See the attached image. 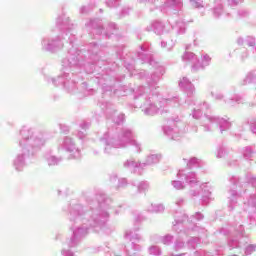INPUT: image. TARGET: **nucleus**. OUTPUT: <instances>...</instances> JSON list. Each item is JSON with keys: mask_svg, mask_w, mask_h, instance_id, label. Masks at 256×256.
I'll return each instance as SVG.
<instances>
[{"mask_svg": "<svg viewBox=\"0 0 256 256\" xmlns=\"http://www.w3.org/2000/svg\"><path fill=\"white\" fill-rule=\"evenodd\" d=\"M246 45H248V47H255V38L248 36L245 40Z\"/></svg>", "mask_w": 256, "mask_h": 256, "instance_id": "nucleus-49", "label": "nucleus"}, {"mask_svg": "<svg viewBox=\"0 0 256 256\" xmlns=\"http://www.w3.org/2000/svg\"><path fill=\"white\" fill-rule=\"evenodd\" d=\"M137 58L142 63H148L155 71L150 78L147 79L148 86H139L134 90L135 105H137L147 117H155V115H167L169 109H177L185 103V100L179 96L163 98L159 92H155L157 84L161 81V77L165 75V67L153 59V51L149 43L140 46V52Z\"/></svg>", "mask_w": 256, "mask_h": 256, "instance_id": "nucleus-2", "label": "nucleus"}, {"mask_svg": "<svg viewBox=\"0 0 256 256\" xmlns=\"http://www.w3.org/2000/svg\"><path fill=\"white\" fill-rule=\"evenodd\" d=\"M233 229L237 236H232L228 240V246L230 249H239L243 243H247V235H245V229L243 228V225L239 223L237 218L235 227Z\"/></svg>", "mask_w": 256, "mask_h": 256, "instance_id": "nucleus-13", "label": "nucleus"}, {"mask_svg": "<svg viewBox=\"0 0 256 256\" xmlns=\"http://www.w3.org/2000/svg\"><path fill=\"white\" fill-rule=\"evenodd\" d=\"M100 141L105 145L106 155H111L112 149H124L128 145L134 147L136 153L143 151L141 142L135 139V132L130 128H108Z\"/></svg>", "mask_w": 256, "mask_h": 256, "instance_id": "nucleus-5", "label": "nucleus"}, {"mask_svg": "<svg viewBox=\"0 0 256 256\" xmlns=\"http://www.w3.org/2000/svg\"><path fill=\"white\" fill-rule=\"evenodd\" d=\"M199 243H201L199 237H192L188 240L187 245L190 249H195Z\"/></svg>", "mask_w": 256, "mask_h": 256, "instance_id": "nucleus-36", "label": "nucleus"}, {"mask_svg": "<svg viewBox=\"0 0 256 256\" xmlns=\"http://www.w3.org/2000/svg\"><path fill=\"white\" fill-rule=\"evenodd\" d=\"M174 251H181V249H183L185 247V242L181 239H177L175 242H174Z\"/></svg>", "mask_w": 256, "mask_h": 256, "instance_id": "nucleus-41", "label": "nucleus"}, {"mask_svg": "<svg viewBox=\"0 0 256 256\" xmlns=\"http://www.w3.org/2000/svg\"><path fill=\"white\" fill-rule=\"evenodd\" d=\"M82 87H83L84 89H87V82H83V83H82Z\"/></svg>", "mask_w": 256, "mask_h": 256, "instance_id": "nucleus-64", "label": "nucleus"}, {"mask_svg": "<svg viewBox=\"0 0 256 256\" xmlns=\"http://www.w3.org/2000/svg\"><path fill=\"white\" fill-rule=\"evenodd\" d=\"M62 256H75V252L71 251L70 249H62L61 251Z\"/></svg>", "mask_w": 256, "mask_h": 256, "instance_id": "nucleus-51", "label": "nucleus"}, {"mask_svg": "<svg viewBox=\"0 0 256 256\" xmlns=\"http://www.w3.org/2000/svg\"><path fill=\"white\" fill-rule=\"evenodd\" d=\"M185 123L179 120H169L166 125L162 127V131L168 139L172 141H179L185 133H187Z\"/></svg>", "mask_w": 256, "mask_h": 256, "instance_id": "nucleus-10", "label": "nucleus"}, {"mask_svg": "<svg viewBox=\"0 0 256 256\" xmlns=\"http://www.w3.org/2000/svg\"><path fill=\"white\" fill-rule=\"evenodd\" d=\"M204 215L201 214V212H196L194 216H192V219H195L196 221H203Z\"/></svg>", "mask_w": 256, "mask_h": 256, "instance_id": "nucleus-55", "label": "nucleus"}, {"mask_svg": "<svg viewBox=\"0 0 256 256\" xmlns=\"http://www.w3.org/2000/svg\"><path fill=\"white\" fill-rule=\"evenodd\" d=\"M210 95L215 101H224L225 105H228V107H235V105L245 103V98L239 94H235L229 98H225V94L222 92H211Z\"/></svg>", "mask_w": 256, "mask_h": 256, "instance_id": "nucleus-15", "label": "nucleus"}, {"mask_svg": "<svg viewBox=\"0 0 256 256\" xmlns=\"http://www.w3.org/2000/svg\"><path fill=\"white\" fill-rule=\"evenodd\" d=\"M211 105L207 102L199 103L192 112L193 119H201L203 117V111H209Z\"/></svg>", "mask_w": 256, "mask_h": 256, "instance_id": "nucleus-25", "label": "nucleus"}, {"mask_svg": "<svg viewBox=\"0 0 256 256\" xmlns=\"http://www.w3.org/2000/svg\"><path fill=\"white\" fill-rule=\"evenodd\" d=\"M111 203L113 200L103 192H98L94 198L88 197L86 204L76 201L69 203L67 212L72 235L66 243L70 249L79 247L91 229L95 233L102 231L105 235H111L113 228L107 224Z\"/></svg>", "mask_w": 256, "mask_h": 256, "instance_id": "nucleus-1", "label": "nucleus"}, {"mask_svg": "<svg viewBox=\"0 0 256 256\" xmlns=\"http://www.w3.org/2000/svg\"><path fill=\"white\" fill-rule=\"evenodd\" d=\"M239 3H241V0H228V5H230V7H235L236 5H239Z\"/></svg>", "mask_w": 256, "mask_h": 256, "instance_id": "nucleus-57", "label": "nucleus"}, {"mask_svg": "<svg viewBox=\"0 0 256 256\" xmlns=\"http://www.w3.org/2000/svg\"><path fill=\"white\" fill-rule=\"evenodd\" d=\"M98 79V83L101 85L103 91H113V84L111 82L115 81L114 77L103 74L101 77H98Z\"/></svg>", "mask_w": 256, "mask_h": 256, "instance_id": "nucleus-22", "label": "nucleus"}, {"mask_svg": "<svg viewBox=\"0 0 256 256\" xmlns=\"http://www.w3.org/2000/svg\"><path fill=\"white\" fill-rule=\"evenodd\" d=\"M20 139L18 146L21 152L13 160L15 171L21 172L27 167V159L33 157L35 153L41 151L47 143V132L37 130L30 126H22L19 130Z\"/></svg>", "mask_w": 256, "mask_h": 256, "instance_id": "nucleus-4", "label": "nucleus"}, {"mask_svg": "<svg viewBox=\"0 0 256 256\" xmlns=\"http://www.w3.org/2000/svg\"><path fill=\"white\" fill-rule=\"evenodd\" d=\"M161 161V154H151L146 158L145 163L137 162L135 159L126 160L123 164L124 169H128L131 173L142 175L143 169L149 165H156Z\"/></svg>", "mask_w": 256, "mask_h": 256, "instance_id": "nucleus-9", "label": "nucleus"}, {"mask_svg": "<svg viewBox=\"0 0 256 256\" xmlns=\"http://www.w3.org/2000/svg\"><path fill=\"white\" fill-rule=\"evenodd\" d=\"M256 81V73L255 72H249L245 79L242 80L241 85H249L251 83H255Z\"/></svg>", "mask_w": 256, "mask_h": 256, "instance_id": "nucleus-34", "label": "nucleus"}, {"mask_svg": "<svg viewBox=\"0 0 256 256\" xmlns=\"http://www.w3.org/2000/svg\"><path fill=\"white\" fill-rule=\"evenodd\" d=\"M209 65H211V57L207 54H202L201 61L197 59L196 64L192 66V71H201L205 67H209Z\"/></svg>", "mask_w": 256, "mask_h": 256, "instance_id": "nucleus-23", "label": "nucleus"}, {"mask_svg": "<svg viewBox=\"0 0 256 256\" xmlns=\"http://www.w3.org/2000/svg\"><path fill=\"white\" fill-rule=\"evenodd\" d=\"M56 27L68 37L70 48L66 58L62 60L63 67L69 69H84L88 74L94 73L97 66L101 65L99 60V45L91 42L88 45L87 51L79 50L77 47V25L73 24L69 17L62 13L56 18Z\"/></svg>", "mask_w": 256, "mask_h": 256, "instance_id": "nucleus-3", "label": "nucleus"}, {"mask_svg": "<svg viewBox=\"0 0 256 256\" xmlns=\"http://www.w3.org/2000/svg\"><path fill=\"white\" fill-rule=\"evenodd\" d=\"M45 81H47V83H51L54 85V87H59V85H62L66 93H76L79 78L77 77V74L73 72H64L63 74L59 75L57 79L46 75Z\"/></svg>", "mask_w": 256, "mask_h": 256, "instance_id": "nucleus-7", "label": "nucleus"}, {"mask_svg": "<svg viewBox=\"0 0 256 256\" xmlns=\"http://www.w3.org/2000/svg\"><path fill=\"white\" fill-rule=\"evenodd\" d=\"M191 7H194L195 9H200V7H203V1L201 0H189Z\"/></svg>", "mask_w": 256, "mask_h": 256, "instance_id": "nucleus-45", "label": "nucleus"}, {"mask_svg": "<svg viewBox=\"0 0 256 256\" xmlns=\"http://www.w3.org/2000/svg\"><path fill=\"white\" fill-rule=\"evenodd\" d=\"M229 167H237L239 165V162L237 160H232L228 162Z\"/></svg>", "mask_w": 256, "mask_h": 256, "instance_id": "nucleus-60", "label": "nucleus"}, {"mask_svg": "<svg viewBox=\"0 0 256 256\" xmlns=\"http://www.w3.org/2000/svg\"><path fill=\"white\" fill-rule=\"evenodd\" d=\"M85 27L87 31L92 33L93 35H104L105 37H111L117 31V24L111 22L108 24L107 28L103 27V23L101 19H90L85 23Z\"/></svg>", "mask_w": 256, "mask_h": 256, "instance_id": "nucleus-11", "label": "nucleus"}, {"mask_svg": "<svg viewBox=\"0 0 256 256\" xmlns=\"http://www.w3.org/2000/svg\"><path fill=\"white\" fill-rule=\"evenodd\" d=\"M250 131H251V133L256 135V120L250 121Z\"/></svg>", "mask_w": 256, "mask_h": 256, "instance_id": "nucleus-53", "label": "nucleus"}, {"mask_svg": "<svg viewBox=\"0 0 256 256\" xmlns=\"http://www.w3.org/2000/svg\"><path fill=\"white\" fill-rule=\"evenodd\" d=\"M41 49L46 53H57L65 47V37L63 35H47L41 38Z\"/></svg>", "mask_w": 256, "mask_h": 256, "instance_id": "nucleus-12", "label": "nucleus"}, {"mask_svg": "<svg viewBox=\"0 0 256 256\" xmlns=\"http://www.w3.org/2000/svg\"><path fill=\"white\" fill-rule=\"evenodd\" d=\"M174 203H175V205H176L177 207H183V205H185V198L182 197V196H179V197H177V198L175 199Z\"/></svg>", "mask_w": 256, "mask_h": 256, "instance_id": "nucleus-48", "label": "nucleus"}, {"mask_svg": "<svg viewBox=\"0 0 256 256\" xmlns=\"http://www.w3.org/2000/svg\"><path fill=\"white\" fill-rule=\"evenodd\" d=\"M171 185L173 189H176V191H183V189H185V182L181 180H173Z\"/></svg>", "mask_w": 256, "mask_h": 256, "instance_id": "nucleus-35", "label": "nucleus"}, {"mask_svg": "<svg viewBox=\"0 0 256 256\" xmlns=\"http://www.w3.org/2000/svg\"><path fill=\"white\" fill-rule=\"evenodd\" d=\"M177 177L191 188L189 191L190 197H199L202 191L201 203L202 205H209V201H211V186L209 182L201 184L197 173L189 169L179 170Z\"/></svg>", "mask_w": 256, "mask_h": 256, "instance_id": "nucleus-6", "label": "nucleus"}, {"mask_svg": "<svg viewBox=\"0 0 256 256\" xmlns=\"http://www.w3.org/2000/svg\"><path fill=\"white\" fill-rule=\"evenodd\" d=\"M229 154V149L224 145H218L216 150V157L217 159H223L226 155Z\"/></svg>", "mask_w": 256, "mask_h": 256, "instance_id": "nucleus-33", "label": "nucleus"}, {"mask_svg": "<svg viewBox=\"0 0 256 256\" xmlns=\"http://www.w3.org/2000/svg\"><path fill=\"white\" fill-rule=\"evenodd\" d=\"M149 255L159 256L161 255V248L157 245H152L148 248Z\"/></svg>", "mask_w": 256, "mask_h": 256, "instance_id": "nucleus-37", "label": "nucleus"}, {"mask_svg": "<svg viewBox=\"0 0 256 256\" xmlns=\"http://www.w3.org/2000/svg\"><path fill=\"white\" fill-rule=\"evenodd\" d=\"M44 161L47 163L48 167H55L63 161V158L55 156L53 151H48L44 154Z\"/></svg>", "mask_w": 256, "mask_h": 256, "instance_id": "nucleus-24", "label": "nucleus"}, {"mask_svg": "<svg viewBox=\"0 0 256 256\" xmlns=\"http://www.w3.org/2000/svg\"><path fill=\"white\" fill-rule=\"evenodd\" d=\"M140 3H147V7L150 11L154 9H159L162 13H167L168 15H177L181 9H183V1L181 0H139Z\"/></svg>", "mask_w": 256, "mask_h": 256, "instance_id": "nucleus-8", "label": "nucleus"}, {"mask_svg": "<svg viewBox=\"0 0 256 256\" xmlns=\"http://www.w3.org/2000/svg\"><path fill=\"white\" fill-rule=\"evenodd\" d=\"M241 193H243L242 190H230V203H229V209L230 211H233L235 209V205H237V199L241 197Z\"/></svg>", "mask_w": 256, "mask_h": 256, "instance_id": "nucleus-30", "label": "nucleus"}, {"mask_svg": "<svg viewBox=\"0 0 256 256\" xmlns=\"http://www.w3.org/2000/svg\"><path fill=\"white\" fill-rule=\"evenodd\" d=\"M191 230L193 233H202V234L207 233V230H205V228H201L199 226H194L191 228Z\"/></svg>", "mask_w": 256, "mask_h": 256, "instance_id": "nucleus-50", "label": "nucleus"}, {"mask_svg": "<svg viewBox=\"0 0 256 256\" xmlns=\"http://www.w3.org/2000/svg\"><path fill=\"white\" fill-rule=\"evenodd\" d=\"M179 87L180 89H183L186 92L188 100H186L185 103H188L189 105L190 99H193V95H195V86L187 77H183L179 81Z\"/></svg>", "mask_w": 256, "mask_h": 256, "instance_id": "nucleus-18", "label": "nucleus"}, {"mask_svg": "<svg viewBox=\"0 0 256 256\" xmlns=\"http://www.w3.org/2000/svg\"><path fill=\"white\" fill-rule=\"evenodd\" d=\"M161 243H163V245H171V243H173V235L167 234L165 236H161L159 237Z\"/></svg>", "mask_w": 256, "mask_h": 256, "instance_id": "nucleus-38", "label": "nucleus"}, {"mask_svg": "<svg viewBox=\"0 0 256 256\" xmlns=\"http://www.w3.org/2000/svg\"><path fill=\"white\" fill-rule=\"evenodd\" d=\"M89 11H91V7H89V6H82L80 8L81 15H87V13H89Z\"/></svg>", "mask_w": 256, "mask_h": 256, "instance_id": "nucleus-54", "label": "nucleus"}, {"mask_svg": "<svg viewBox=\"0 0 256 256\" xmlns=\"http://www.w3.org/2000/svg\"><path fill=\"white\" fill-rule=\"evenodd\" d=\"M147 213H164L165 212V205L161 203H150L146 205Z\"/></svg>", "mask_w": 256, "mask_h": 256, "instance_id": "nucleus-28", "label": "nucleus"}, {"mask_svg": "<svg viewBox=\"0 0 256 256\" xmlns=\"http://www.w3.org/2000/svg\"><path fill=\"white\" fill-rule=\"evenodd\" d=\"M101 109L104 111L106 118L111 119L115 125H121L125 122V114H119L115 117V106L109 102L101 104Z\"/></svg>", "mask_w": 256, "mask_h": 256, "instance_id": "nucleus-17", "label": "nucleus"}, {"mask_svg": "<svg viewBox=\"0 0 256 256\" xmlns=\"http://www.w3.org/2000/svg\"><path fill=\"white\" fill-rule=\"evenodd\" d=\"M129 11H131V8L129 7L122 8L120 12V17H127V15H129Z\"/></svg>", "mask_w": 256, "mask_h": 256, "instance_id": "nucleus-52", "label": "nucleus"}, {"mask_svg": "<svg viewBox=\"0 0 256 256\" xmlns=\"http://www.w3.org/2000/svg\"><path fill=\"white\" fill-rule=\"evenodd\" d=\"M205 119L210 123V125H216L221 134L225 133V131H229L231 127H233V122L231 118L225 116H217V115H205Z\"/></svg>", "mask_w": 256, "mask_h": 256, "instance_id": "nucleus-14", "label": "nucleus"}, {"mask_svg": "<svg viewBox=\"0 0 256 256\" xmlns=\"http://www.w3.org/2000/svg\"><path fill=\"white\" fill-rule=\"evenodd\" d=\"M224 3L225 0H214L212 12L216 19H219V17H229V13H226L225 8L223 7Z\"/></svg>", "mask_w": 256, "mask_h": 256, "instance_id": "nucleus-20", "label": "nucleus"}, {"mask_svg": "<svg viewBox=\"0 0 256 256\" xmlns=\"http://www.w3.org/2000/svg\"><path fill=\"white\" fill-rule=\"evenodd\" d=\"M80 127H81V129H83L85 131V130L89 129V127H91V123H89V122H82L80 124Z\"/></svg>", "mask_w": 256, "mask_h": 256, "instance_id": "nucleus-58", "label": "nucleus"}, {"mask_svg": "<svg viewBox=\"0 0 256 256\" xmlns=\"http://www.w3.org/2000/svg\"><path fill=\"white\" fill-rule=\"evenodd\" d=\"M161 47L163 49L167 48V51H173V47H175V42H172L170 45H167V42H165V40H162Z\"/></svg>", "mask_w": 256, "mask_h": 256, "instance_id": "nucleus-47", "label": "nucleus"}, {"mask_svg": "<svg viewBox=\"0 0 256 256\" xmlns=\"http://www.w3.org/2000/svg\"><path fill=\"white\" fill-rule=\"evenodd\" d=\"M197 56L193 52H185L182 56V61L184 63H191L192 67L193 65H197Z\"/></svg>", "mask_w": 256, "mask_h": 256, "instance_id": "nucleus-32", "label": "nucleus"}, {"mask_svg": "<svg viewBox=\"0 0 256 256\" xmlns=\"http://www.w3.org/2000/svg\"><path fill=\"white\" fill-rule=\"evenodd\" d=\"M202 127H204V131H212L211 125L207 123H202Z\"/></svg>", "mask_w": 256, "mask_h": 256, "instance_id": "nucleus-61", "label": "nucleus"}, {"mask_svg": "<svg viewBox=\"0 0 256 256\" xmlns=\"http://www.w3.org/2000/svg\"><path fill=\"white\" fill-rule=\"evenodd\" d=\"M256 251V245L250 244L245 248V255H251L252 253H255Z\"/></svg>", "mask_w": 256, "mask_h": 256, "instance_id": "nucleus-46", "label": "nucleus"}, {"mask_svg": "<svg viewBox=\"0 0 256 256\" xmlns=\"http://www.w3.org/2000/svg\"><path fill=\"white\" fill-rule=\"evenodd\" d=\"M237 53H240V57L243 60L247 59L249 57V53L247 52V48H240L236 50Z\"/></svg>", "mask_w": 256, "mask_h": 256, "instance_id": "nucleus-44", "label": "nucleus"}, {"mask_svg": "<svg viewBox=\"0 0 256 256\" xmlns=\"http://www.w3.org/2000/svg\"><path fill=\"white\" fill-rule=\"evenodd\" d=\"M146 31H153L155 35H163L165 33V23L160 20H154L146 27Z\"/></svg>", "mask_w": 256, "mask_h": 256, "instance_id": "nucleus-21", "label": "nucleus"}, {"mask_svg": "<svg viewBox=\"0 0 256 256\" xmlns=\"http://www.w3.org/2000/svg\"><path fill=\"white\" fill-rule=\"evenodd\" d=\"M61 146L67 153H70L69 159H81V150L77 147L73 138L69 136L64 137Z\"/></svg>", "mask_w": 256, "mask_h": 256, "instance_id": "nucleus-16", "label": "nucleus"}, {"mask_svg": "<svg viewBox=\"0 0 256 256\" xmlns=\"http://www.w3.org/2000/svg\"><path fill=\"white\" fill-rule=\"evenodd\" d=\"M116 189H125L127 185H129V182L127 181V178H118L117 175H112L110 177V183H117Z\"/></svg>", "mask_w": 256, "mask_h": 256, "instance_id": "nucleus-31", "label": "nucleus"}, {"mask_svg": "<svg viewBox=\"0 0 256 256\" xmlns=\"http://www.w3.org/2000/svg\"><path fill=\"white\" fill-rule=\"evenodd\" d=\"M249 15L247 9H240L237 11V18L238 19H245Z\"/></svg>", "mask_w": 256, "mask_h": 256, "instance_id": "nucleus-43", "label": "nucleus"}, {"mask_svg": "<svg viewBox=\"0 0 256 256\" xmlns=\"http://www.w3.org/2000/svg\"><path fill=\"white\" fill-rule=\"evenodd\" d=\"M173 217V231H176V233H181V229H183V223L187 221V215H185L183 212H175Z\"/></svg>", "mask_w": 256, "mask_h": 256, "instance_id": "nucleus-19", "label": "nucleus"}, {"mask_svg": "<svg viewBox=\"0 0 256 256\" xmlns=\"http://www.w3.org/2000/svg\"><path fill=\"white\" fill-rule=\"evenodd\" d=\"M119 5H121V0H106V6L110 9L119 7Z\"/></svg>", "mask_w": 256, "mask_h": 256, "instance_id": "nucleus-42", "label": "nucleus"}, {"mask_svg": "<svg viewBox=\"0 0 256 256\" xmlns=\"http://www.w3.org/2000/svg\"><path fill=\"white\" fill-rule=\"evenodd\" d=\"M59 128L61 130L62 133H65L67 135V133H69V126L65 125V124H59Z\"/></svg>", "mask_w": 256, "mask_h": 256, "instance_id": "nucleus-56", "label": "nucleus"}, {"mask_svg": "<svg viewBox=\"0 0 256 256\" xmlns=\"http://www.w3.org/2000/svg\"><path fill=\"white\" fill-rule=\"evenodd\" d=\"M220 233H221L222 235H231V229H229V228H222V229L220 230Z\"/></svg>", "mask_w": 256, "mask_h": 256, "instance_id": "nucleus-59", "label": "nucleus"}, {"mask_svg": "<svg viewBox=\"0 0 256 256\" xmlns=\"http://www.w3.org/2000/svg\"><path fill=\"white\" fill-rule=\"evenodd\" d=\"M77 137H78V139H85V133L84 132H78Z\"/></svg>", "mask_w": 256, "mask_h": 256, "instance_id": "nucleus-62", "label": "nucleus"}, {"mask_svg": "<svg viewBox=\"0 0 256 256\" xmlns=\"http://www.w3.org/2000/svg\"><path fill=\"white\" fill-rule=\"evenodd\" d=\"M237 43L238 45H243L245 43V40L243 38H238Z\"/></svg>", "mask_w": 256, "mask_h": 256, "instance_id": "nucleus-63", "label": "nucleus"}, {"mask_svg": "<svg viewBox=\"0 0 256 256\" xmlns=\"http://www.w3.org/2000/svg\"><path fill=\"white\" fill-rule=\"evenodd\" d=\"M239 152L241 153L243 159L246 161H253L256 157V151L255 148L252 146H246L239 149Z\"/></svg>", "mask_w": 256, "mask_h": 256, "instance_id": "nucleus-26", "label": "nucleus"}, {"mask_svg": "<svg viewBox=\"0 0 256 256\" xmlns=\"http://www.w3.org/2000/svg\"><path fill=\"white\" fill-rule=\"evenodd\" d=\"M124 66L127 69V71H135V60H131V62H129L127 58H124Z\"/></svg>", "mask_w": 256, "mask_h": 256, "instance_id": "nucleus-40", "label": "nucleus"}, {"mask_svg": "<svg viewBox=\"0 0 256 256\" xmlns=\"http://www.w3.org/2000/svg\"><path fill=\"white\" fill-rule=\"evenodd\" d=\"M138 193H145V191L149 190V182L142 181L137 186Z\"/></svg>", "mask_w": 256, "mask_h": 256, "instance_id": "nucleus-39", "label": "nucleus"}, {"mask_svg": "<svg viewBox=\"0 0 256 256\" xmlns=\"http://www.w3.org/2000/svg\"><path fill=\"white\" fill-rule=\"evenodd\" d=\"M172 31L175 35H185L187 31V23L183 20H177L175 25H172Z\"/></svg>", "mask_w": 256, "mask_h": 256, "instance_id": "nucleus-27", "label": "nucleus"}, {"mask_svg": "<svg viewBox=\"0 0 256 256\" xmlns=\"http://www.w3.org/2000/svg\"><path fill=\"white\" fill-rule=\"evenodd\" d=\"M183 161H185L188 169H197L205 165V163L197 157H192L189 160L184 158Z\"/></svg>", "mask_w": 256, "mask_h": 256, "instance_id": "nucleus-29", "label": "nucleus"}]
</instances>
